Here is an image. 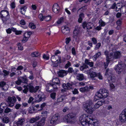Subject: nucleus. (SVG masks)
<instances>
[{
	"label": "nucleus",
	"mask_w": 126,
	"mask_h": 126,
	"mask_svg": "<svg viewBox=\"0 0 126 126\" xmlns=\"http://www.w3.org/2000/svg\"><path fill=\"white\" fill-rule=\"evenodd\" d=\"M23 87L25 88L23 90V92L25 93H26L28 91L29 89L30 92H32V84L30 83L29 85L26 86L24 85Z\"/></svg>",
	"instance_id": "nucleus-18"
},
{
	"label": "nucleus",
	"mask_w": 126,
	"mask_h": 126,
	"mask_svg": "<svg viewBox=\"0 0 126 126\" xmlns=\"http://www.w3.org/2000/svg\"><path fill=\"white\" fill-rule=\"evenodd\" d=\"M63 21V18L62 17H61L58 21H57V23L58 24H60Z\"/></svg>",
	"instance_id": "nucleus-57"
},
{
	"label": "nucleus",
	"mask_w": 126,
	"mask_h": 126,
	"mask_svg": "<svg viewBox=\"0 0 126 126\" xmlns=\"http://www.w3.org/2000/svg\"><path fill=\"white\" fill-rule=\"evenodd\" d=\"M27 8L26 6H24L21 7L20 8V12L21 14L23 15L25 14Z\"/></svg>",
	"instance_id": "nucleus-31"
},
{
	"label": "nucleus",
	"mask_w": 126,
	"mask_h": 126,
	"mask_svg": "<svg viewBox=\"0 0 126 126\" xmlns=\"http://www.w3.org/2000/svg\"><path fill=\"white\" fill-rule=\"evenodd\" d=\"M122 19H120L118 20L117 22L116 23L118 25V26H120V25H121V23H122Z\"/></svg>",
	"instance_id": "nucleus-60"
},
{
	"label": "nucleus",
	"mask_w": 126,
	"mask_h": 126,
	"mask_svg": "<svg viewBox=\"0 0 126 126\" xmlns=\"http://www.w3.org/2000/svg\"><path fill=\"white\" fill-rule=\"evenodd\" d=\"M56 95V93L55 92H53L51 93L50 94V96L53 99H54L55 98Z\"/></svg>",
	"instance_id": "nucleus-48"
},
{
	"label": "nucleus",
	"mask_w": 126,
	"mask_h": 126,
	"mask_svg": "<svg viewBox=\"0 0 126 126\" xmlns=\"http://www.w3.org/2000/svg\"><path fill=\"white\" fill-rule=\"evenodd\" d=\"M3 72L4 73V75L5 76L8 75L9 73V71L5 70H3Z\"/></svg>",
	"instance_id": "nucleus-59"
},
{
	"label": "nucleus",
	"mask_w": 126,
	"mask_h": 126,
	"mask_svg": "<svg viewBox=\"0 0 126 126\" xmlns=\"http://www.w3.org/2000/svg\"><path fill=\"white\" fill-rule=\"evenodd\" d=\"M39 88V86H36L35 87H34L32 86V93H36Z\"/></svg>",
	"instance_id": "nucleus-42"
},
{
	"label": "nucleus",
	"mask_w": 126,
	"mask_h": 126,
	"mask_svg": "<svg viewBox=\"0 0 126 126\" xmlns=\"http://www.w3.org/2000/svg\"><path fill=\"white\" fill-rule=\"evenodd\" d=\"M59 59H57L54 62H53V67H57L58 66V64L61 63V56H59Z\"/></svg>",
	"instance_id": "nucleus-29"
},
{
	"label": "nucleus",
	"mask_w": 126,
	"mask_h": 126,
	"mask_svg": "<svg viewBox=\"0 0 126 126\" xmlns=\"http://www.w3.org/2000/svg\"><path fill=\"white\" fill-rule=\"evenodd\" d=\"M104 54L106 57V59H111V55L112 54V53H110L107 50H106L104 51Z\"/></svg>",
	"instance_id": "nucleus-28"
},
{
	"label": "nucleus",
	"mask_w": 126,
	"mask_h": 126,
	"mask_svg": "<svg viewBox=\"0 0 126 126\" xmlns=\"http://www.w3.org/2000/svg\"><path fill=\"white\" fill-rule=\"evenodd\" d=\"M87 122H90L91 121H93V119L92 117L89 116L87 115Z\"/></svg>",
	"instance_id": "nucleus-52"
},
{
	"label": "nucleus",
	"mask_w": 126,
	"mask_h": 126,
	"mask_svg": "<svg viewBox=\"0 0 126 126\" xmlns=\"http://www.w3.org/2000/svg\"><path fill=\"white\" fill-rule=\"evenodd\" d=\"M87 6H84L78 9V12L79 11V10H81L82 12H83L87 9Z\"/></svg>",
	"instance_id": "nucleus-40"
},
{
	"label": "nucleus",
	"mask_w": 126,
	"mask_h": 126,
	"mask_svg": "<svg viewBox=\"0 0 126 126\" xmlns=\"http://www.w3.org/2000/svg\"><path fill=\"white\" fill-rule=\"evenodd\" d=\"M104 102V100L98 101L94 105V107L95 109L98 108L100 106L102 105Z\"/></svg>",
	"instance_id": "nucleus-21"
},
{
	"label": "nucleus",
	"mask_w": 126,
	"mask_h": 126,
	"mask_svg": "<svg viewBox=\"0 0 126 126\" xmlns=\"http://www.w3.org/2000/svg\"><path fill=\"white\" fill-rule=\"evenodd\" d=\"M79 70L77 69H75V70H74L73 68L72 67H69L67 71V74L68 73H73L74 75L77 74V72H78Z\"/></svg>",
	"instance_id": "nucleus-22"
},
{
	"label": "nucleus",
	"mask_w": 126,
	"mask_h": 126,
	"mask_svg": "<svg viewBox=\"0 0 126 126\" xmlns=\"http://www.w3.org/2000/svg\"><path fill=\"white\" fill-rule=\"evenodd\" d=\"M99 25L100 26H104L106 25V23L104 22L101 19H100L99 22Z\"/></svg>",
	"instance_id": "nucleus-43"
},
{
	"label": "nucleus",
	"mask_w": 126,
	"mask_h": 126,
	"mask_svg": "<svg viewBox=\"0 0 126 126\" xmlns=\"http://www.w3.org/2000/svg\"><path fill=\"white\" fill-rule=\"evenodd\" d=\"M61 29L62 32L65 35L68 34L69 33L70 31L69 28L66 26L62 27Z\"/></svg>",
	"instance_id": "nucleus-16"
},
{
	"label": "nucleus",
	"mask_w": 126,
	"mask_h": 126,
	"mask_svg": "<svg viewBox=\"0 0 126 126\" xmlns=\"http://www.w3.org/2000/svg\"><path fill=\"white\" fill-rule=\"evenodd\" d=\"M52 82L53 84H56L58 86H59L60 82L58 78H53L52 80Z\"/></svg>",
	"instance_id": "nucleus-27"
},
{
	"label": "nucleus",
	"mask_w": 126,
	"mask_h": 126,
	"mask_svg": "<svg viewBox=\"0 0 126 126\" xmlns=\"http://www.w3.org/2000/svg\"><path fill=\"white\" fill-rule=\"evenodd\" d=\"M87 72L89 74L91 78L93 80L95 79L94 78L95 77H96L97 74L94 71V70L93 68H91Z\"/></svg>",
	"instance_id": "nucleus-15"
},
{
	"label": "nucleus",
	"mask_w": 126,
	"mask_h": 126,
	"mask_svg": "<svg viewBox=\"0 0 126 126\" xmlns=\"http://www.w3.org/2000/svg\"><path fill=\"white\" fill-rule=\"evenodd\" d=\"M76 79L79 81L83 80L84 78V75L83 74H79L76 77Z\"/></svg>",
	"instance_id": "nucleus-25"
},
{
	"label": "nucleus",
	"mask_w": 126,
	"mask_h": 126,
	"mask_svg": "<svg viewBox=\"0 0 126 126\" xmlns=\"http://www.w3.org/2000/svg\"><path fill=\"white\" fill-rule=\"evenodd\" d=\"M71 38L70 37H69L68 38H66L65 39V43L66 44H68L70 41H71Z\"/></svg>",
	"instance_id": "nucleus-64"
},
{
	"label": "nucleus",
	"mask_w": 126,
	"mask_h": 126,
	"mask_svg": "<svg viewBox=\"0 0 126 126\" xmlns=\"http://www.w3.org/2000/svg\"><path fill=\"white\" fill-rule=\"evenodd\" d=\"M40 117L39 116H36L35 118H32V121L34 122L39 119Z\"/></svg>",
	"instance_id": "nucleus-54"
},
{
	"label": "nucleus",
	"mask_w": 126,
	"mask_h": 126,
	"mask_svg": "<svg viewBox=\"0 0 126 126\" xmlns=\"http://www.w3.org/2000/svg\"><path fill=\"white\" fill-rule=\"evenodd\" d=\"M88 66L85 64H83L82 66H81L80 69L81 71H83L84 69L88 68Z\"/></svg>",
	"instance_id": "nucleus-45"
},
{
	"label": "nucleus",
	"mask_w": 126,
	"mask_h": 126,
	"mask_svg": "<svg viewBox=\"0 0 126 126\" xmlns=\"http://www.w3.org/2000/svg\"><path fill=\"white\" fill-rule=\"evenodd\" d=\"M101 46V44L100 43H97L95 46V50H97Z\"/></svg>",
	"instance_id": "nucleus-49"
},
{
	"label": "nucleus",
	"mask_w": 126,
	"mask_h": 126,
	"mask_svg": "<svg viewBox=\"0 0 126 126\" xmlns=\"http://www.w3.org/2000/svg\"><path fill=\"white\" fill-rule=\"evenodd\" d=\"M106 4L108 6L112 4V1L110 0H108L106 1Z\"/></svg>",
	"instance_id": "nucleus-58"
},
{
	"label": "nucleus",
	"mask_w": 126,
	"mask_h": 126,
	"mask_svg": "<svg viewBox=\"0 0 126 126\" xmlns=\"http://www.w3.org/2000/svg\"><path fill=\"white\" fill-rule=\"evenodd\" d=\"M36 24L33 23H32V30H35L34 32L32 31V34L35 33V31L36 30Z\"/></svg>",
	"instance_id": "nucleus-46"
},
{
	"label": "nucleus",
	"mask_w": 126,
	"mask_h": 126,
	"mask_svg": "<svg viewBox=\"0 0 126 126\" xmlns=\"http://www.w3.org/2000/svg\"><path fill=\"white\" fill-rule=\"evenodd\" d=\"M24 121L25 120L24 118H19L18 119V121L17 122L16 124L18 126H21Z\"/></svg>",
	"instance_id": "nucleus-26"
},
{
	"label": "nucleus",
	"mask_w": 126,
	"mask_h": 126,
	"mask_svg": "<svg viewBox=\"0 0 126 126\" xmlns=\"http://www.w3.org/2000/svg\"><path fill=\"white\" fill-rule=\"evenodd\" d=\"M6 106V103H1L0 105V108L1 109L2 108H4Z\"/></svg>",
	"instance_id": "nucleus-55"
},
{
	"label": "nucleus",
	"mask_w": 126,
	"mask_h": 126,
	"mask_svg": "<svg viewBox=\"0 0 126 126\" xmlns=\"http://www.w3.org/2000/svg\"><path fill=\"white\" fill-rule=\"evenodd\" d=\"M124 65L121 63H119L114 67V69L116 73L118 74L124 73Z\"/></svg>",
	"instance_id": "nucleus-5"
},
{
	"label": "nucleus",
	"mask_w": 126,
	"mask_h": 126,
	"mask_svg": "<svg viewBox=\"0 0 126 126\" xmlns=\"http://www.w3.org/2000/svg\"><path fill=\"white\" fill-rule=\"evenodd\" d=\"M17 46L18 47V49L20 50H23V47L21 46L20 43H18L17 44Z\"/></svg>",
	"instance_id": "nucleus-47"
},
{
	"label": "nucleus",
	"mask_w": 126,
	"mask_h": 126,
	"mask_svg": "<svg viewBox=\"0 0 126 126\" xmlns=\"http://www.w3.org/2000/svg\"><path fill=\"white\" fill-rule=\"evenodd\" d=\"M58 74L59 77H63L67 75V71L63 70H60L58 72Z\"/></svg>",
	"instance_id": "nucleus-19"
},
{
	"label": "nucleus",
	"mask_w": 126,
	"mask_h": 126,
	"mask_svg": "<svg viewBox=\"0 0 126 126\" xmlns=\"http://www.w3.org/2000/svg\"><path fill=\"white\" fill-rule=\"evenodd\" d=\"M119 119L121 122H126V109L124 110L119 116Z\"/></svg>",
	"instance_id": "nucleus-11"
},
{
	"label": "nucleus",
	"mask_w": 126,
	"mask_h": 126,
	"mask_svg": "<svg viewBox=\"0 0 126 126\" xmlns=\"http://www.w3.org/2000/svg\"><path fill=\"white\" fill-rule=\"evenodd\" d=\"M59 56H57L55 55L52 56L51 58V60L52 63L56 61L57 59H59Z\"/></svg>",
	"instance_id": "nucleus-32"
},
{
	"label": "nucleus",
	"mask_w": 126,
	"mask_h": 126,
	"mask_svg": "<svg viewBox=\"0 0 126 126\" xmlns=\"http://www.w3.org/2000/svg\"><path fill=\"white\" fill-rule=\"evenodd\" d=\"M109 95L108 91L105 88L101 89L96 93L95 96L94 100L96 101L99 98H105Z\"/></svg>",
	"instance_id": "nucleus-1"
},
{
	"label": "nucleus",
	"mask_w": 126,
	"mask_h": 126,
	"mask_svg": "<svg viewBox=\"0 0 126 126\" xmlns=\"http://www.w3.org/2000/svg\"><path fill=\"white\" fill-rule=\"evenodd\" d=\"M46 91L50 93L51 92L53 91V90L52 89V86L51 84L49 83L47 84L46 85Z\"/></svg>",
	"instance_id": "nucleus-23"
},
{
	"label": "nucleus",
	"mask_w": 126,
	"mask_h": 126,
	"mask_svg": "<svg viewBox=\"0 0 126 126\" xmlns=\"http://www.w3.org/2000/svg\"><path fill=\"white\" fill-rule=\"evenodd\" d=\"M6 101L9 104V106L12 107L14 105V103L16 101V98L14 96H8Z\"/></svg>",
	"instance_id": "nucleus-8"
},
{
	"label": "nucleus",
	"mask_w": 126,
	"mask_h": 126,
	"mask_svg": "<svg viewBox=\"0 0 126 126\" xmlns=\"http://www.w3.org/2000/svg\"><path fill=\"white\" fill-rule=\"evenodd\" d=\"M45 118H42L40 121L35 123L33 126H43L45 124Z\"/></svg>",
	"instance_id": "nucleus-17"
},
{
	"label": "nucleus",
	"mask_w": 126,
	"mask_h": 126,
	"mask_svg": "<svg viewBox=\"0 0 126 126\" xmlns=\"http://www.w3.org/2000/svg\"><path fill=\"white\" fill-rule=\"evenodd\" d=\"M82 26L83 28L85 29L86 27V28L88 30L91 29L93 26V24L90 22L87 23L86 21L83 22L82 24Z\"/></svg>",
	"instance_id": "nucleus-10"
},
{
	"label": "nucleus",
	"mask_w": 126,
	"mask_h": 126,
	"mask_svg": "<svg viewBox=\"0 0 126 126\" xmlns=\"http://www.w3.org/2000/svg\"><path fill=\"white\" fill-rule=\"evenodd\" d=\"M84 109L86 112L90 114H92L94 110L93 104L92 102L90 101L88 103L86 104L84 106Z\"/></svg>",
	"instance_id": "nucleus-4"
},
{
	"label": "nucleus",
	"mask_w": 126,
	"mask_h": 126,
	"mask_svg": "<svg viewBox=\"0 0 126 126\" xmlns=\"http://www.w3.org/2000/svg\"><path fill=\"white\" fill-rule=\"evenodd\" d=\"M105 75L107 78H110V79L112 80V82L114 81L115 77L114 76V75L111 69L107 68L106 70Z\"/></svg>",
	"instance_id": "nucleus-7"
},
{
	"label": "nucleus",
	"mask_w": 126,
	"mask_h": 126,
	"mask_svg": "<svg viewBox=\"0 0 126 126\" xmlns=\"http://www.w3.org/2000/svg\"><path fill=\"white\" fill-rule=\"evenodd\" d=\"M71 65V63L69 62L68 61L67 63L65 65V68H67L70 66Z\"/></svg>",
	"instance_id": "nucleus-53"
},
{
	"label": "nucleus",
	"mask_w": 126,
	"mask_h": 126,
	"mask_svg": "<svg viewBox=\"0 0 126 126\" xmlns=\"http://www.w3.org/2000/svg\"><path fill=\"white\" fill-rule=\"evenodd\" d=\"M64 119L66 120L67 123L71 124L75 123L76 121L75 115L72 113H69L65 116Z\"/></svg>",
	"instance_id": "nucleus-2"
},
{
	"label": "nucleus",
	"mask_w": 126,
	"mask_h": 126,
	"mask_svg": "<svg viewBox=\"0 0 126 126\" xmlns=\"http://www.w3.org/2000/svg\"><path fill=\"white\" fill-rule=\"evenodd\" d=\"M69 108L68 107H64L63 110V111L65 112L68 111Z\"/></svg>",
	"instance_id": "nucleus-61"
},
{
	"label": "nucleus",
	"mask_w": 126,
	"mask_h": 126,
	"mask_svg": "<svg viewBox=\"0 0 126 126\" xmlns=\"http://www.w3.org/2000/svg\"><path fill=\"white\" fill-rule=\"evenodd\" d=\"M66 97L65 95H61L58 97L57 99V101L58 102H62L63 100Z\"/></svg>",
	"instance_id": "nucleus-30"
},
{
	"label": "nucleus",
	"mask_w": 126,
	"mask_h": 126,
	"mask_svg": "<svg viewBox=\"0 0 126 126\" xmlns=\"http://www.w3.org/2000/svg\"><path fill=\"white\" fill-rule=\"evenodd\" d=\"M92 40L94 44H95L97 43V40L96 38L94 37L92 38Z\"/></svg>",
	"instance_id": "nucleus-63"
},
{
	"label": "nucleus",
	"mask_w": 126,
	"mask_h": 126,
	"mask_svg": "<svg viewBox=\"0 0 126 126\" xmlns=\"http://www.w3.org/2000/svg\"><path fill=\"white\" fill-rule=\"evenodd\" d=\"M101 55V54L100 52H97L93 57V60L94 61H96L97 58L99 57Z\"/></svg>",
	"instance_id": "nucleus-33"
},
{
	"label": "nucleus",
	"mask_w": 126,
	"mask_h": 126,
	"mask_svg": "<svg viewBox=\"0 0 126 126\" xmlns=\"http://www.w3.org/2000/svg\"><path fill=\"white\" fill-rule=\"evenodd\" d=\"M51 84L52 86V88H53L54 90H56V89H57L58 87L59 86H58V85H56V84Z\"/></svg>",
	"instance_id": "nucleus-51"
},
{
	"label": "nucleus",
	"mask_w": 126,
	"mask_h": 126,
	"mask_svg": "<svg viewBox=\"0 0 126 126\" xmlns=\"http://www.w3.org/2000/svg\"><path fill=\"white\" fill-rule=\"evenodd\" d=\"M12 110L11 109L8 108H7L5 110L4 112L5 113H8L9 112H11Z\"/></svg>",
	"instance_id": "nucleus-50"
},
{
	"label": "nucleus",
	"mask_w": 126,
	"mask_h": 126,
	"mask_svg": "<svg viewBox=\"0 0 126 126\" xmlns=\"http://www.w3.org/2000/svg\"><path fill=\"white\" fill-rule=\"evenodd\" d=\"M73 94H78L79 92L77 89H75L74 90L72 91Z\"/></svg>",
	"instance_id": "nucleus-62"
},
{
	"label": "nucleus",
	"mask_w": 126,
	"mask_h": 126,
	"mask_svg": "<svg viewBox=\"0 0 126 126\" xmlns=\"http://www.w3.org/2000/svg\"><path fill=\"white\" fill-rule=\"evenodd\" d=\"M72 84L69 83H67L66 84L67 89H70L72 88Z\"/></svg>",
	"instance_id": "nucleus-44"
},
{
	"label": "nucleus",
	"mask_w": 126,
	"mask_h": 126,
	"mask_svg": "<svg viewBox=\"0 0 126 126\" xmlns=\"http://www.w3.org/2000/svg\"><path fill=\"white\" fill-rule=\"evenodd\" d=\"M87 115L83 114L79 117V120L82 125L84 126V124H85L87 122Z\"/></svg>",
	"instance_id": "nucleus-13"
},
{
	"label": "nucleus",
	"mask_w": 126,
	"mask_h": 126,
	"mask_svg": "<svg viewBox=\"0 0 126 126\" xmlns=\"http://www.w3.org/2000/svg\"><path fill=\"white\" fill-rule=\"evenodd\" d=\"M88 87L87 86H86L84 87L81 88H80V91L82 92L88 91Z\"/></svg>",
	"instance_id": "nucleus-35"
},
{
	"label": "nucleus",
	"mask_w": 126,
	"mask_h": 126,
	"mask_svg": "<svg viewBox=\"0 0 126 126\" xmlns=\"http://www.w3.org/2000/svg\"><path fill=\"white\" fill-rule=\"evenodd\" d=\"M31 34L32 32H27L25 33L24 36V37L28 38Z\"/></svg>",
	"instance_id": "nucleus-39"
},
{
	"label": "nucleus",
	"mask_w": 126,
	"mask_h": 126,
	"mask_svg": "<svg viewBox=\"0 0 126 126\" xmlns=\"http://www.w3.org/2000/svg\"><path fill=\"white\" fill-rule=\"evenodd\" d=\"M111 60H112L114 59H119L121 56V54L120 52L116 51L114 52L111 55Z\"/></svg>",
	"instance_id": "nucleus-12"
},
{
	"label": "nucleus",
	"mask_w": 126,
	"mask_h": 126,
	"mask_svg": "<svg viewBox=\"0 0 126 126\" xmlns=\"http://www.w3.org/2000/svg\"><path fill=\"white\" fill-rule=\"evenodd\" d=\"M81 34L80 28L78 26H76L73 31V37L75 38V40L77 41V38H78L80 37Z\"/></svg>",
	"instance_id": "nucleus-6"
},
{
	"label": "nucleus",
	"mask_w": 126,
	"mask_h": 126,
	"mask_svg": "<svg viewBox=\"0 0 126 126\" xmlns=\"http://www.w3.org/2000/svg\"><path fill=\"white\" fill-rule=\"evenodd\" d=\"M38 17L41 21H43L44 20L46 21H48L50 20L51 18V17L50 15L43 16L42 14H40L39 15Z\"/></svg>",
	"instance_id": "nucleus-14"
},
{
	"label": "nucleus",
	"mask_w": 126,
	"mask_h": 126,
	"mask_svg": "<svg viewBox=\"0 0 126 126\" xmlns=\"http://www.w3.org/2000/svg\"><path fill=\"white\" fill-rule=\"evenodd\" d=\"M60 116L59 114H54L50 120L51 124L55 125L58 121Z\"/></svg>",
	"instance_id": "nucleus-9"
},
{
	"label": "nucleus",
	"mask_w": 126,
	"mask_h": 126,
	"mask_svg": "<svg viewBox=\"0 0 126 126\" xmlns=\"http://www.w3.org/2000/svg\"><path fill=\"white\" fill-rule=\"evenodd\" d=\"M2 121L4 123H8L9 121V120L8 117H5L3 118Z\"/></svg>",
	"instance_id": "nucleus-41"
},
{
	"label": "nucleus",
	"mask_w": 126,
	"mask_h": 126,
	"mask_svg": "<svg viewBox=\"0 0 126 126\" xmlns=\"http://www.w3.org/2000/svg\"><path fill=\"white\" fill-rule=\"evenodd\" d=\"M41 94H39L38 95L37 97L39 98V101H41L44 97L45 95L43 94V93H41Z\"/></svg>",
	"instance_id": "nucleus-38"
},
{
	"label": "nucleus",
	"mask_w": 126,
	"mask_h": 126,
	"mask_svg": "<svg viewBox=\"0 0 126 126\" xmlns=\"http://www.w3.org/2000/svg\"><path fill=\"white\" fill-rule=\"evenodd\" d=\"M40 53L38 51H35L32 52V57H33V59H35L34 58H36L40 57Z\"/></svg>",
	"instance_id": "nucleus-24"
},
{
	"label": "nucleus",
	"mask_w": 126,
	"mask_h": 126,
	"mask_svg": "<svg viewBox=\"0 0 126 126\" xmlns=\"http://www.w3.org/2000/svg\"><path fill=\"white\" fill-rule=\"evenodd\" d=\"M0 17L3 23H6L7 21L10 18V15L9 12L6 10H2L0 12Z\"/></svg>",
	"instance_id": "nucleus-3"
},
{
	"label": "nucleus",
	"mask_w": 126,
	"mask_h": 126,
	"mask_svg": "<svg viewBox=\"0 0 126 126\" xmlns=\"http://www.w3.org/2000/svg\"><path fill=\"white\" fill-rule=\"evenodd\" d=\"M18 80L16 81L15 82L18 85H19L21 84V81L19 77L18 78Z\"/></svg>",
	"instance_id": "nucleus-56"
},
{
	"label": "nucleus",
	"mask_w": 126,
	"mask_h": 126,
	"mask_svg": "<svg viewBox=\"0 0 126 126\" xmlns=\"http://www.w3.org/2000/svg\"><path fill=\"white\" fill-rule=\"evenodd\" d=\"M21 83L22 82L25 83H27L28 82L27 79L25 78L22 77H19Z\"/></svg>",
	"instance_id": "nucleus-34"
},
{
	"label": "nucleus",
	"mask_w": 126,
	"mask_h": 126,
	"mask_svg": "<svg viewBox=\"0 0 126 126\" xmlns=\"http://www.w3.org/2000/svg\"><path fill=\"white\" fill-rule=\"evenodd\" d=\"M85 63L87 64L88 65L91 67H92L93 66V63L92 62H90L89 60L87 59H86L85 61Z\"/></svg>",
	"instance_id": "nucleus-37"
},
{
	"label": "nucleus",
	"mask_w": 126,
	"mask_h": 126,
	"mask_svg": "<svg viewBox=\"0 0 126 126\" xmlns=\"http://www.w3.org/2000/svg\"><path fill=\"white\" fill-rule=\"evenodd\" d=\"M59 9V7L57 3H55L53 5V6L52 10L54 12L56 13H58Z\"/></svg>",
	"instance_id": "nucleus-20"
},
{
	"label": "nucleus",
	"mask_w": 126,
	"mask_h": 126,
	"mask_svg": "<svg viewBox=\"0 0 126 126\" xmlns=\"http://www.w3.org/2000/svg\"><path fill=\"white\" fill-rule=\"evenodd\" d=\"M106 62H105L104 63V66L105 68L106 69L107 67L108 66V65L110 63V61L111 60V59H106Z\"/></svg>",
	"instance_id": "nucleus-36"
}]
</instances>
